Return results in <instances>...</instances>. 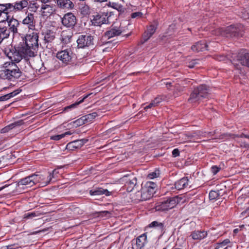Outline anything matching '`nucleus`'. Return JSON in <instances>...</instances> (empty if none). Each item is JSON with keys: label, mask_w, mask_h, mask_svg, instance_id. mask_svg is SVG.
Instances as JSON below:
<instances>
[{"label": "nucleus", "mask_w": 249, "mask_h": 249, "mask_svg": "<svg viewBox=\"0 0 249 249\" xmlns=\"http://www.w3.org/2000/svg\"><path fill=\"white\" fill-rule=\"evenodd\" d=\"M232 64L235 67L236 71H239V73L243 74L241 66H247L249 67V53L240 54L237 56V59H233L231 61Z\"/></svg>", "instance_id": "obj_6"}, {"label": "nucleus", "mask_w": 249, "mask_h": 249, "mask_svg": "<svg viewBox=\"0 0 249 249\" xmlns=\"http://www.w3.org/2000/svg\"><path fill=\"white\" fill-rule=\"evenodd\" d=\"M87 142L88 140L85 139L74 141L69 142L67 145V149L73 150L74 149L80 148Z\"/></svg>", "instance_id": "obj_19"}, {"label": "nucleus", "mask_w": 249, "mask_h": 249, "mask_svg": "<svg viewBox=\"0 0 249 249\" xmlns=\"http://www.w3.org/2000/svg\"><path fill=\"white\" fill-rule=\"evenodd\" d=\"M21 91H22L21 89H17L13 91L12 92V93L14 94L13 95H14V96H15L17 94H19Z\"/></svg>", "instance_id": "obj_58"}, {"label": "nucleus", "mask_w": 249, "mask_h": 249, "mask_svg": "<svg viewBox=\"0 0 249 249\" xmlns=\"http://www.w3.org/2000/svg\"><path fill=\"white\" fill-rule=\"evenodd\" d=\"M62 24L67 27L72 28L76 23L75 16L71 12L65 14L61 19Z\"/></svg>", "instance_id": "obj_14"}, {"label": "nucleus", "mask_w": 249, "mask_h": 249, "mask_svg": "<svg viewBox=\"0 0 249 249\" xmlns=\"http://www.w3.org/2000/svg\"><path fill=\"white\" fill-rule=\"evenodd\" d=\"M35 176L33 175H30L23 178L19 179L18 182V186L20 185H28L29 186H33L36 184V179H35Z\"/></svg>", "instance_id": "obj_17"}, {"label": "nucleus", "mask_w": 249, "mask_h": 249, "mask_svg": "<svg viewBox=\"0 0 249 249\" xmlns=\"http://www.w3.org/2000/svg\"><path fill=\"white\" fill-rule=\"evenodd\" d=\"M201 60L199 59H193L187 63V67L190 68H195L197 65L199 64Z\"/></svg>", "instance_id": "obj_41"}, {"label": "nucleus", "mask_w": 249, "mask_h": 249, "mask_svg": "<svg viewBox=\"0 0 249 249\" xmlns=\"http://www.w3.org/2000/svg\"><path fill=\"white\" fill-rule=\"evenodd\" d=\"M156 28H157L155 25H151L148 27L146 31L148 32V34L152 36L155 32Z\"/></svg>", "instance_id": "obj_44"}, {"label": "nucleus", "mask_w": 249, "mask_h": 249, "mask_svg": "<svg viewBox=\"0 0 249 249\" xmlns=\"http://www.w3.org/2000/svg\"><path fill=\"white\" fill-rule=\"evenodd\" d=\"M214 58L216 60L221 61L225 60L226 59V57L225 56L223 55H215L214 56Z\"/></svg>", "instance_id": "obj_49"}, {"label": "nucleus", "mask_w": 249, "mask_h": 249, "mask_svg": "<svg viewBox=\"0 0 249 249\" xmlns=\"http://www.w3.org/2000/svg\"><path fill=\"white\" fill-rule=\"evenodd\" d=\"M220 34L226 37H239L242 36L238 25H231L220 29Z\"/></svg>", "instance_id": "obj_8"}, {"label": "nucleus", "mask_w": 249, "mask_h": 249, "mask_svg": "<svg viewBox=\"0 0 249 249\" xmlns=\"http://www.w3.org/2000/svg\"><path fill=\"white\" fill-rule=\"evenodd\" d=\"M38 34L33 32L27 34L24 37V44H20L24 48L26 55L29 57H34L36 55L38 48Z\"/></svg>", "instance_id": "obj_1"}, {"label": "nucleus", "mask_w": 249, "mask_h": 249, "mask_svg": "<svg viewBox=\"0 0 249 249\" xmlns=\"http://www.w3.org/2000/svg\"><path fill=\"white\" fill-rule=\"evenodd\" d=\"M4 54L11 61L12 65L15 63L19 62L22 58L29 57L26 55L24 48L21 46L20 44L17 47H13L12 46H8L3 50Z\"/></svg>", "instance_id": "obj_2"}, {"label": "nucleus", "mask_w": 249, "mask_h": 249, "mask_svg": "<svg viewBox=\"0 0 249 249\" xmlns=\"http://www.w3.org/2000/svg\"><path fill=\"white\" fill-rule=\"evenodd\" d=\"M53 177V174H52V173H50L49 174V175L48 176V178H49L48 179V180L45 181L44 183L47 185L48 184V183H50V182L51 181L52 178Z\"/></svg>", "instance_id": "obj_55"}, {"label": "nucleus", "mask_w": 249, "mask_h": 249, "mask_svg": "<svg viewBox=\"0 0 249 249\" xmlns=\"http://www.w3.org/2000/svg\"><path fill=\"white\" fill-rule=\"evenodd\" d=\"M7 186H8V185H5L1 187L0 188V191L2 190L3 189H4L5 188L7 187Z\"/></svg>", "instance_id": "obj_63"}, {"label": "nucleus", "mask_w": 249, "mask_h": 249, "mask_svg": "<svg viewBox=\"0 0 249 249\" xmlns=\"http://www.w3.org/2000/svg\"><path fill=\"white\" fill-rule=\"evenodd\" d=\"M77 45L79 48H85L93 46L94 45V38L92 36L89 35H80L77 40Z\"/></svg>", "instance_id": "obj_11"}, {"label": "nucleus", "mask_w": 249, "mask_h": 249, "mask_svg": "<svg viewBox=\"0 0 249 249\" xmlns=\"http://www.w3.org/2000/svg\"><path fill=\"white\" fill-rule=\"evenodd\" d=\"M29 3L26 0H22L17 1L14 3H4L1 4L0 6L4 12V14L7 15L12 12L21 11L24 8L28 6Z\"/></svg>", "instance_id": "obj_5"}, {"label": "nucleus", "mask_w": 249, "mask_h": 249, "mask_svg": "<svg viewBox=\"0 0 249 249\" xmlns=\"http://www.w3.org/2000/svg\"><path fill=\"white\" fill-rule=\"evenodd\" d=\"M132 198L137 201H143L141 190L137 191L135 193L132 194Z\"/></svg>", "instance_id": "obj_35"}, {"label": "nucleus", "mask_w": 249, "mask_h": 249, "mask_svg": "<svg viewBox=\"0 0 249 249\" xmlns=\"http://www.w3.org/2000/svg\"><path fill=\"white\" fill-rule=\"evenodd\" d=\"M40 215V213L38 212H32L26 213L24 214V219H32L33 218L38 216Z\"/></svg>", "instance_id": "obj_37"}, {"label": "nucleus", "mask_w": 249, "mask_h": 249, "mask_svg": "<svg viewBox=\"0 0 249 249\" xmlns=\"http://www.w3.org/2000/svg\"><path fill=\"white\" fill-rule=\"evenodd\" d=\"M91 22L92 25L101 26L102 24L109 23L108 13L106 12L97 13L92 16Z\"/></svg>", "instance_id": "obj_9"}, {"label": "nucleus", "mask_w": 249, "mask_h": 249, "mask_svg": "<svg viewBox=\"0 0 249 249\" xmlns=\"http://www.w3.org/2000/svg\"><path fill=\"white\" fill-rule=\"evenodd\" d=\"M157 184L152 181H147L142 186L141 191L143 201L150 199L156 192Z\"/></svg>", "instance_id": "obj_7"}, {"label": "nucleus", "mask_w": 249, "mask_h": 249, "mask_svg": "<svg viewBox=\"0 0 249 249\" xmlns=\"http://www.w3.org/2000/svg\"><path fill=\"white\" fill-rule=\"evenodd\" d=\"M232 136H233V138H235V137H240V138H246L249 139V135L248 134H245L244 133H242L241 135H238V134H232Z\"/></svg>", "instance_id": "obj_51"}, {"label": "nucleus", "mask_w": 249, "mask_h": 249, "mask_svg": "<svg viewBox=\"0 0 249 249\" xmlns=\"http://www.w3.org/2000/svg\"><path fill=\"white\" fill-rule=\"evenodd\" d=\"M146 233H144L139 236L136 240L135 249H141L143 248L146 242Z\"/></svg>", "instance_id": "obj_21"}, {"label": "nucleus", "mask_w": 249, "mask_h": 249, "mask_svg": "<svg viewBox=\"0 0 249 249\" xmlns=\"http://www.w3.org/2000/svg\"><path fill=\"white\" fill-rule=\"evenodd\" d=\"M92 93H90L89 94H88L86 95L81 100H80L78 102H76L74 104H72L70 106H67L65 107L63 110V111H68L69 109H71V108H73L76 107L78 105H79L80 104L84 102V100L87 98L88 97H89L90 95H92Z\"/></svg>", "instance_id": "obj_30"}, {"label": "nucleus", "mask_w": 249, "mask_h": 249, "mask_svg": "<svg viewBox=\"0 0 249 249\" xmlns=\"http://www.w3.org/2000/svg\"><path fill=\"white\" fill-rule=\"evenodd\" d=\"M13 94H14L12 93V92H11V93H9L7 94V95H8V97H9V99H10V98H12V97H14V95Z\"/></svg>", "instance_id": "obj_62"}, {"label": "nucleus", "mask_w": 249, "mask_h": 249, "mask_svg": "<svg viewBox=\"0 0 249 249\" xmlns=\"http://www.w3.org/2000/svg\"><path fill=\"white\" fill-rule=\"evenodd\" d=\"M220 196L219 191H215L212 190L209 193V198L210 200H214L217 199Z\"/></svg>", "instance_id": "obj_38"}, {"label": "nucleus", "mask_w": 249, "mask_h": 249, "mask_svg": "<svg viewBox=\"0 0 249 249\" xmlns=\"http://www.w3.org/2000/svg\"><path fill=\"white\" fill-rule=\"evenodd\" d=\"M151 36H152L151 35H150L149 34H148L147 31H145L142 36V39L143 40L142 43L147 41Z\"/></svg>", "instance_id": "obj_47"}, {"label": "nucleus", "mask_w": 249, "mask_h": 249, "mask_svg": "<svg viewBox=\"0 0 249 249\" xmlns=\"http://www.w3.org/2000/svg\"><path fill=\"white\" fill-rule=\"evenodd\" d=\"M142 13L140 12H134L131 14V17L132 18H140L142 17Z\"/></svg>", "instance_id": "obj_46"}, {"label": "nucleus", "mask_w": 249, "mask_h": 249, "mask_svg": "<svg viewBox=\"0 0 249 249\" xmlns=\"http://www.w3.org/2000/svg\"><path fill=\"white\" fill-rule=\"evenodd\" d=\"M22 23L26 25L29 30H34L36 24L34 14L31 13H27L26 17L23 19Z\"/></svg>", "instance_id": "obj_16"}, {"label": "nucleus", "mask_w": 249, "mask_h": 249, "mask_svg": "<svg viewBox=\"0 0 249 249\" xmlns=\"http://www.w3.org/2000/svg\"><path fill=\"white\" fill-rule=\"evenodd\" d=\"M5 248L6 249H17L19 248V246L18 244H14L6 246Z\"/></svg>", "instance_id": "obj_50"}, {"label": "nucleus", "mask_w": 249, "mask_h": 249, "mask_svg": "<svg viewBox=\"0 0 249 249\" xmlns=\"http://www.w3.org/2000/svg\"><path fill=\"white\" fill-rule=\"evenodd\" d=\"M191 49L196 52H203L208 50V45L204 41H200L193 45Z\"/></svg>", "instance_id": "obj_20"}, {"label": "nucleus", "mask_w": 249, "mask_h": 249, "mask_svg": "<svg viewBox=\"0 0 249 249\" xmlns=\"http://www.w3.org/2000/svg\"><path fill=\"white\" fill-rule=\"evenodd\" d=\"M15 68L12 69H5L2 71L1 74H4L6 78H19L22 76V72L16 64H13Z\"/></svg>", "instance_id": "obj_15"}, {"label": "nucleus", "mask_w": 249, "mask_h": 249, "mask_svg": "<svg viewBox=\"0 0 249 249\" xmlns=\"http://www.w3.org/2000/svg\"><path fill=\"white\" fill-rule=\"evenodd\" d=\"M38 7L39 5L37 2L35 1H33V2H30L29 8H30L32 11H36V10L38 9Z\"/></svg>", "instance_id": "obj_43"}, {"label": "nucleus", "mask_w": 249, "mask_h": 249, "mask_svg": "<svg viewBox=\"0 0 249 249\" xmlns=\"http://www.w3.org/2000/svg\"><path fill=\"white\" fill-rule=\"evenodd\" d=\"M239 231V230L238 229H235L234 230H233V232L234 233H237L238 232V231Z\"/></svg>", "instance_id": "obj_64"}, {"label": "nucleus", "mask_w": 249, "mask_h": 249, "mask_svg": "<svg viewBox=\"0 0 249 249\" xmlns=\"http://www.w3.org/2000/svg\"><path fill=\"white\" fill-rule=\"evenodd\" d=\"M240 146L249 149V144L245 142H241L240 143Z\"/></svg>", "instance_id": "obj_56"}, {"label": "nucleus", "mask_w": 249, "mask_h": 249, "mask_svg": "<svg viewBox=\"0 0 249 249\" xmlns=\"http://www.w3.org/2000/svg\"><path fill=\"white\" fill-rule=\"evenodd\" d=\"M121 180L124 182L127 192H132L137 187V179L133 174L125 175L121 178Z\"/></svg>", "instance_id": "obj_10"}, {"label": "nucleus", "mask_w": 249, "mask_h": 249, "mask_svg": "<svg viewBox=\"0 0 249 249\" xmlns=\"http://www.w3.org/2000/svg\"><path fill=\"white\" fill-rule=\"evenodd\" d=\"M23 124V121L22 120L15 122L12 123L4 127L1 130V133H4L8 132L10 130L15 128L17 126H20Z\"/></svg>", "instance_id": "obj_29"}, {"label": "nucleus", "mask_w": 249, "mask_h": 249, "mask_svg": "<svg viewBox=\"0 0 249 249\" xmlns=\"http://www.w3.org/2000/svg\"><path fill=\"white\" fill-rule=\"evenodd\" d=\"M241 17L244 19H247L249 18V15L248 13H243V14L241 15Z\"/></svg>", "instance_id": "obj_57"}, {"label": "nucleus", "mask_w": 249, "mask_h": 249, "mask_svg": "<svg viewBox=\"0 0 249 249\" xmlns=\"http://www.w3.org/2000/svg\"><path fill=\"white\" fill-rule=\"evenodd\" d=\"M43 36V44L48 49L52 48L55 38V33L51 30L47 29L42 33Z\"/></svg>", "instance_id": "obj_13"}, {"label": "nucleus", "mask_w": 249, "mask_h": 249, "mask_svg": "<svg viewBox=\"0 0 249 249\" xmlns=\"http://www.w3.org/2000/svg\"><path fill=\"white\" fill-rule=\"evenodd\" d=\"M72 133L71 131H67L60 135H56L50 137V139L53 141H59L67 135H71Z\"/></svg>", "instance_id": "obj_34"}, {"label": "nucleus", "mask_w": 249, "mask_h": 249, "mask_svg": "<svg viewBox=\"0 0 249 249\" xmlns=\"http://www.w3.org/2000/svg\"><path fill=\"white\" fill-rule=\"evenodd\" d=\"M178 203V197L164 198L157 202L154 208L156 211H167L174 208Z\"/></svg>", "instance_id": "obj_4"}, {"label": "nucleus", "mask_w": 249, "mask_h": 249, "mask_svg": "<svg viewBox=\"0 0 249 249\" xmlns=\"http://www.w3.org/2000/svg\"><path fill=\"white\" fill-rule=\"evenodd\" d=\"M148 177L151 178V179H153L155 178H157L158 177V176L157 175V174L155 172H152L151 173H150L149 174Z\"/></svg>", "instance_id": "obj_53"}, {"label": "nucleus", "mask_w": 249, "mask_h": 249, "mask_svg": "<svg viewBox=\"0 0 249 249\" xmlns=\"http://www.w3.org/2000/svg\"><path fill=\"white\" fill-rule=\"evenodd\" d=\"M73 53L71 49H67L59 51L56 53V57L65 66L67 65L71 61Z\"/></svg>", "instance_id": "obj_12"}, {"label": "nucleus", "mask_w": 249, "mask_h": 249, "mask_svg": "<svg viewBox=\"0 0 249 249\" xmlns=\"http://www.w3.org/2000/svg\"><path fill=\"white\" fill-rule=\"evenodd\" d=\"M161 98H155V99L152 101L148 106L145 107L144 109L146 110L148 108H150L152 107L157 106L161 102Z\"/></svg>", "instance_id": "obj_36"}, {"label": "nucleus", "mask_w": 249, "mask_h": 249, "mask_svg": "<svg viewBox=\"0 0 249 249\" xmlns=\"http://www.w3.org/2000/svg\"><path fill=\"white\" fill-rule=\"evenodd\" d=\"M189 179L188 177H184L175 183V188L177 190H182L188 185Z\"/></svg>", "instance_id": "obj_24"}, {"label": "nucleus", "mask_w": 249, "mask_h": 249, "mask_svg": "<svg viewBox=\"0 0 249 249\" xmlns=\"http://www.w3.org/2000/svg\"><path fill=\"white\" fill-rule=\"evenodd\" d=\"M230 242V240L229 239H226L222 242L217 243L214 249H223V247L226 246Z\"/></svg>", "instance_id": "obj_39"}, {"label": "nucleus", "mask_w": 249, "mask_h": 249, "mask_svg": "<svg viewBox=\"0 0 249 249\" xmlns=\"http://www.w3.org/2000/svg\"><path fill=\"white\" fill-rule=\"evenodd\" d=\"M211 170L213 175H216L220 170V168L214 165L211 167Z\"/></svg>", "instance_id": "obj_48"}, {"label": "nucleus", "mask_w": 249, "mask_h": 249, "mask_svg": "<svg viewBox=\"0 0 249 249\" xmlns=\"http://www.w3.org/2000/svg\"><path fill=\"white\" fill-rule=\"evenodd\" d=\"M97 116V113L95 112L89 113L83 116L86 123H90Z\"/></svg>", "instance_id": "obj_33"}, {"label": "nucleus", "mask_w": 249, "mask_h": 249, "mask_svg": "<svg viewBox=\"0 0 249 249\" xmlns=\"http://www.w3.org/2000/svg\"><path fill=\"white\" fill-rule=\"evenodd\" d=\"M122 32L120 28L113 27L105 33V36L108 38H110L116 36H119Z\"/></svg>", "instance_id": "obj_23"}, {"label": "nucleus", "mask_w": 249, "mask_h": 249, "mask_svg": "<svg viewBox=\"0 0 249 249\" xmlns=\"http://www.w3.org/2000/svg\"><path fill=\"white\" fill-rule=\"evenodd\" d=\"M210 89L205 84H202L194 89L191 93L188 101L191 103L199 102L204 98H207L210 94Z\"/></svg>", "instance_id": "obj_3"}, {"label": "nucleus", "mask_w": 249, "mask_h": 249, "mask_svg": "<svg viewBox=\"0 0 249 249\" xmlns=\"http://www.w3.org/2000/svg\"><path fill=\"white\" fill-rule=\"evenodd\" d=\"M91 196H100L105 194L106 196H109L111 193L107 189H104L102 188H97L94 190H91L89 192Z\"/></svg>", "instance_id": "obj_25"}, {"label": "nucleus", "mask_w": 249, "mask_h": 249, "mask_svg": "<svg viewBox=\"0 0 249 249\" xmlns=\"http://www.w3.org/2000/svg\"><path fill=\"white\" fill-rule=\"evenodd\" d=\"M149 227L150 228H158L160 230L161 232H163L164 230V224L156 221L152 222L149 225Z\"/></svg>", "instance_id": "obj_32"}, {"label": "nucleus", "mask_w": 249, "mask_h": 249, "mask_svg": "<svg viewBox=\"0 0 249 249\" xmlns=\"http://www.w3.org/2000/svg\"><path fill=\"white\" fill-rule=\"evenodd\" d=\"M9 99V98L7 94H5L4 95H3V96H1L0 97V101H4L7 100Z\"/></svg>", "instance_id": "obj_54"}, {"label": "nucleus", "mask_w": 249, "mask_h": 249, "mask_svg": "<svg viewBox=\"0 0 249 249\" xmlns=\"http://www.w3.org/2000/svg\"><path fill=\"white\" fill-rule=\"evenodd\" d=\"M71 38V36L66 35L65 33H62L61 35V40L64 44H67L68 43L70 42Z\"/></svg>", "instance_id": "obj_40"}, {"label": "nucleus", "mask_w": 249, "mask_h": 249, "mask_svg": "<svg viewBox=\"0 0 249 249\" xmlns=\"http://www.w3.org/2000/svg\"><path fill=\"white\" fill-rule=\"evenodd\" d=\"M207 232L204 231H195L192 232L191 236L194 240H201L206 237Z\"/></svg>", "instance_id": "obj_26"}, {"label": "nucleus", "mask_w": 249, "mask_h": 249, "mask_svg": "<svg viewBox=\"0 0 249 249\" xmlns=\"http://www.w3.org/2000/svg\"><path fill=\"white\" fill-rule=\"evenodd\" d=\"M73 123L74 125L77 127V126H79L82 125L83 124H86V122L84 119V118L82 116L80 118L74 121L73 122Z\"/></svg>", "instance_id": "obj_42"}, {"label": "nucleus", "mask_w": 249, "mask_h": 249, "mask_svg": "<svg viewBox=\"0 0 249 249\" xmlns=\"http://www.w3.org/2000/svg\"><path fill=\"white\" fill-rule=\"evenodd\" d=\"M8 26L9 28L8 30H9V32H12L13 34H16L18 33V27L19 25V21L15 18H12L8 21Z\"/></svg>", "instance_id": "obj_22"}, {"label": "nucleus", "mask_w": 249, "mask_h": 249, "mask_svg": "<svg viewBox=\"0 0 249 249\" xmlns=\"http://www.w3.org/2000/svg\"><path fill=\"white\" fill-rule=\"evenodd\" d=\"M10 36L9 30L6 26H0V44L6 38L9 37Z\"/></svg>", "instance_id": "obj_27"}, {"label": "nucleus", "mask_w": 249, "mask_h": 249, "mask_svg": "<svg viewBox=\"0 0 249 249\" xmlns=\"http://www.w3.org/2000/svg\"><path fill=\"white\" fill-rule=\"evenodd\" d=\"M13 83H11L9 84V86L8 87L15 86L16 85V84L17 83V82L16 81H15L14 80L13 81Z\"/></svg>", "instance_id": "obj_60"}, {"label": "nucleus", "mask_w": 249, "mask_h": 249, "mask_svg": "<svg viewBox=\"0 0 249 249\" xmlns=\"http://www.w3.org/2000/svg\"><path fill=\"white\" fill-rule=\"evenodd\" d=\"M41 11L43 16H48L53 13V7L49 4H44L41 6Z\"/></svg>", "instance_id": "obj_28"}, {"label": "nucleus", "mask_w": 249, "mask_h": 249, "mask_svg": "<svg viewBox=\"0 0 249 249\" xmlns=\"http://www.w3.org/2000/svg\"><path fill=\"white\" fill-rule=\"evenodd\" d=\"M33 175V176H35L34 178L37 180L36 183L41 182L44 179V176L42 175L36 174H34Z\"/></svg>", "instance_id": "obj_45"}, {"label": "nucleus", "mask_w": 249, "mask_h": 249, "mask_svg": "<svg viewBox=\"0 0 249 249\" xmlns=\"http://www.w3.org/2000/svg\"><path fill=\"white\" fill-rule=\"evenodd\" d=\"M172 153L174 157H177L179 155V151L178 148H176L173 150Z\"/></svg>", "instance_id": "obj_52"}, {"label": "nucleus", "mask_w": 249, "mask_h": 249, "mask_svg": "<svg viewBox=\"0 0 249 249\" xmlns=\"http://www.w3.org/2000/svg\"><path fill=\"white\" fill-rule=\"evenodd\" d=\"M107 5L108 7L117 10L118 11H122L123 9V7L121 4L112 1H108L107 3Z\"/></svg>", "instance_id": "obj_31"}, {"label": "nucleus", "mask_w": 249, "mask_h": 249, "mask_svg": "<svg viewBox=\"0 0 249 249\" xmlns=\"http://www.w3.org/2000/svg\"><path fill=\"white\" fill-rule=\"evenodd\" d=\"M58 7L61 9L71 10L74 6V3L71 0H53Z\"/></svg>", "instance_id": "obj_18"}, {"label": "nucleus", "mask_w": 249, "mask_h": 249, "mask_svg": "<svg viewBox=\"0 0 249 249\" xmlns=\"http://www.w3.org/2000/svg\"><path fill=\"white\" fill-rule=\"evenodd\" d=\"M163 84L166 86V87L167 88H169V87L172 86V83L171 82H163Z\"/></svg>", "instance_id": "obj_59"}, {"label": "nucleus", "mask_w": 249, "mask_h": 249, "mask_svg": "<svg viewBox=\"0 0 249 249\" xmlns=\"http://www.w3.org/2000/svg\"><path fill=\"white\" fill-rule=\"evenodd\" d=\"M40 1L42 3L45 4L46 3L50 2L51 0H40Z\"/></svg>", "instance_id": "obj_61"}]
</instances>
